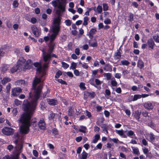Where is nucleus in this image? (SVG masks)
Listing matches in <instances>:
<instances>
[{"instance_id":"obj_1","label":"nucleus","mask_w":159,"mask_h":159,"mask_svg":"<svg viewBox=\"0 0 159 159\" xmlns=\"http://www.w3.org/2000/svg\"><path fill=\"white\" fill-rule=\"evenodd\" d=\"M41 81L40 78L35 77L33 80L32 89L34 90V96L33 98L31 97V92L29 93V98H31V102H27L25 104H24L23 107L25 112L21 115L20 118L18 120L20 123H21L20 126V131L15 134L14 137L15 138H20L19 140H21V135L22 134H28L29 131V127L31 124L36 122V119H32L30 121L31 118L32 116L37 104V101L40 97L42 92L43 86L40 84L38 86L37 85Z\"/></svg>"},{"instance_id":"obj_2","label":"nucleus","mask_w":159,"mask_h":159,"mask_svg":"<svg viewBox=\"0 0 159 159\" xmlns=\"http://www.w3.org/2000/svg\"><path fill=\"white\" fill-rule=\"evenodd\" d=\"M61 20V17L59 16H57L54 20L52 29L53 34L51 35L50 37L51 43L55 39L60 30Z\"/></svg>"},{"instance_id":"obj_3","label":"nucleus","mask_w":159,"mask_h":159,"mask_svg":"<svg viewBox=\"0 0 159 159\" xmlns=\"http://www.w3.org/2000/svg\"><path fill=\"white\" fill-rule=\"evenodd\" d=\"M52 4L54 7H57V8L56 11V13L59 16H61V13L65 11V7L66 4V0H57V2L55 1L52 2Z\"/></svg>"},{"instance_id":"obj_4","label":"nucleus","mask_w":159,"mask_h":159,"mask_svg":"<svg viewBox=\"0 0 159 159\" xmlns=\"http://www.w3.org/2000/svg\"><path fill=\"white\" fill-rule=\"evenodd\" d=\"M16 139V140L14 142L16 144L15 148L16 150L19 149V152L12 158L10 157L9 156H6L3 158V159H19V156L23 148L24 141L23 140H19L20 138H18V139L17 138Z\"/></svg>"},{"instance_id":"obj_5","label":"nucleus","mask_w":159,"mask_h":159,"mask_svg":"<svg viewBox=\"0 0 159 159\" xmlns=\"http://www.w3.org/2000/svg\"><path fill=\"white\" fill-rule=\"evenodd\" d=\"M2 133L7 135H12L14 133V129L10 127H5L2 129Z\"/></svg>"},{"instance_id":"obj_6","label":"nucleus","mask_w":159,"mask_h":159,"mask_svg":"<svg viewBox=\"0 0 159 159\" xmlns=\"http://www.w3.org/2000/svg\"><path fill=\"white\" fill-rule=\"evenodd\" d=\"M22 92V89L19 87H15L11 89V95L14 97L17 96Z\"/></svg>"},{"instance_id":"obj_7","label":"nucleus","mask_w":159,"mask_h":159,"mask_svg":"<svg viewBox=\"0 0 159 159\" xmlns=\"http://www.w3.org/2000/svg\"><path fill=\"white\" fill-rule=\"evenodd\" d=\"M26 61L23 57H21L20 58L19 60L17 62V65L19 66L21 70H25V62Z\"/></svg>"},{"instance_id":"obj_8","label":"nucleus","mask_w":159,"mask_h":159,"mask_svg":"<svg viewBox=\"0 0 159 159\" xmlns=\"http://www.w3.org/2000/svg\"><path fill=\"white\" fill-rule=\"evenodd\" d=\"M149 95L146 94H143L142 95L136 94L134 95L133 99L130 100V98H133V96H131L129 97L128 100L129 101H135L138 99L141 98H145L148 96Z\"/></svg>"},{"instance_id":"obj_9","label":"nucleus","mask_w":159,"mask_h":159,"mask_svg":"<svg viewBox=\"0 0 159 159\" xmlns=\"http://www.w3.org/2000/svg\"><path fill=\"white\" fill-rule=\"evenodd\" d=\"M33 64L35 67H38L36 69V70L39 74L41 73L43 71H45L47 70L44 69L43 68V66L42 67L41 64L38 62H35Z\"/></svg>"},{"instance_id":"obj_10","label":"nucleus","mask_w":159,"mask_h":159,"mask_svg":"<svg viewBox=\"0 0 159 159\" xmlns=\"http://www.w3.org/2000/svg\"><path fill=\"white\" fill-rule=\"evenodd\" d=\"M31 30L33 33L35 37H38L40 35L39 30L35 25H33L31 27Z\"/></svg>"},{"instance_id":"obj_11","label":"nucleus","mask_w":159,"mask_h":159,"mask_svg":"<svg viewBox=\"0 0 159 159\" xmlns=\"http://www.w3.org/2000/svg\"><path fill=\"white\" fill-rule=\"evenodd\" d=\"M51 57L49 59H48L47 60V62H45V63L43 65V68L44 69H47L48 67V64L50 62V59L52 57H54L55 58L57 57V56L55 54H52V53L51 54Z\"/></svg>"},{"instance_id":"obj_12","label":"nucleus","mask_w":159,"mask_h":159,"mask_svg":"<svg viewBox=\"0 0 159 159\" xmlns=\"http://www.w3.org/2000/svg\"><path fill=\"white\" fill-rule=\"evenodd\" d=\"M41 51L43 52L42 56L43 60L45 62H47V60L48 59H49L50 57V54H48V53L46 54L45 49L44 48H43Z\"/></svg>"},{"instance_id":"obj_13","label":"nucleus","mask_w":159,"mask_h":159,"mask_svg":"<svg viewBox=\"0 0 159 159\" xmlns=\"http://www.w3.org/2000/svg\"><path fill=\"white\" fill-rule=\"evenodd\" d=\"M38 126L39 128L42 129H45V123L43 120H40L38 123Z\"/></svg>"},{"instance_id":"obj_14","label":"nucleus","mask_w":159,"mask_h":159,"mask_svg":"<svg viewBox=\"0 0 159 159\" xmlns=\"http://www.w3.org/2000/svg\"><path fill=\"white\" fill-rule=\"evenodd\" d=\"M147 44L149 48H151V49H153L155 43L152 39H150L148 40Z\"/></svg>"},{"instance_id":"obj_15","label":"nucleus","mask_w":159,"mask_h":159,"mask_svg":"<svg viewBox=\"0 0 159 159\" xmlns=\"http://www.w3.org/2000/svg\"><path fill=\"white\" fill-rule=\"evenodd\" d=\"M32 64L33 63L31 60L29 59L27 60L25 64V66H25V70L30 69Z\"/></svg>"},{"instance_id":"obj_16","label":"nucleus","mask_w":159,"mask_h":159,"mask_svg":"<svg viewBox=\"0 0 159 159\" xmlns=\"http://www.w3.org/2000/svg\"><path fill=\"white\" fill-rule=\"evenodd\" d=\"M144 107L148 110L152 109L153 108V106L152 103L150 102H146L144 104Z\"/></svg>"},{"instance_id":"obj_17","label":"nucleus","mask_w":159,"mask_h":159,"mask_svg":"<svg viewBox=\"0 0 159 159\" xmlns=\"http://www.w3.org/2000/svg\"><path fill=\"white\" fill-rule=\"evenodd\" d=\"M18 70H20V68L19 66L17 65L16 66H14L12 67L10 70V71L11 73H13L16 71Z\"/></svg>"},{"instance_id":"obj_18","label":"nucleus","mask_w":159,"mask_h":159,"mask_svg":"<svg viewBox=\"0 0 159 159\" xmlns=\"http://www.w3.org/2000/svg\"><path fill=\"white\" fill-rule=\"evenodd\" d=\"M96 31V30L95 29L93 28L90 30L89 32V34H88L90 39H92L93 38V35L95 34V33Z\"/></svg>"},{"instance_id":"obj_19","label":"nucleus","mask_w":159,"mask_h":159,"mask_svg":"<svg viewBox=\"0 0 159 159\" xmlns=\"http://www.w3.org/2000/svg\"><path fill=\"white\" fill-rule=\"evenodd\" d=\"M48 102L50 105L53 106L57 104V101L53 99H49L48 100Z\"/></svg>"},{"instance_id":"obj_20","label":"nucleus","mask_w":159,"mask_h":159,"mask_svg":"<svg viewBox=\"0 0 159 159\" xmlns=\"http://www.w3.org/2000/svg\"><path fill=\"white\" fill-rule=\"evenodd\" d=\"M25 84V81L23 80H18L15 82V84L16 85H24Z\"/></svg>"},{"instance_id":"obj_21","label":"nucleus","mask_w":159,"mask_h":159,"mask_svg":"<svg viewBox=\"0 0 159 159\" xmlns=\"http://www.w3.org/2000/svg\"><path fill=\"white\" fill-rule=\"evenodd\" d=\"M55 45L53 44H51L49 46V48L48 51V53L50 54V57H51V54L52 53L54 49V47Z\"/></svg>"},{"instance_id":"obj_22","label":"nucleus","mask_w":159,"mask_h":159,"mask_svg":"<svg viewBox=\"0 0 159 159\" xmlns=\"http://www.w3.org/2000/svg\"><path fill=\"white\" fill-rule=\"evenodd\" d=\"M103 69L107 71L111 72L112 70V66L108 64L105 65V67L103 68Z\"/></svg>"},{"instance_id":"obj_23","label":"nucleus","mask_w":159,"mask_h":159,"mask_svg":"<svg viewBox=\"0 0 159 159\" xmlns=\"http://www.w3.org/2000/svg\"><path fill=\"white\" fill-rule=\"evenodd\" d=\"M137 65L138 66L140 69L143 68L144 67V63L141 59L139 60Z\"/></svg>"},{"instance_id":"obj_24","label":"nucleus","mask_w":159,"mask_h":159,"mask_svg":"<svg viewBox=\"0 0 159 159\" xmlns=\"http://www.w3.org/2000/svg\"><path fill=\"white\" fill-rule=\"evenodd\" d=\"M10 81L11 79L9 78L6 77L4 78L2 80V83L3 84H5L7 82Z\"/></svg>"},{"instance_id":"obj_25","label":"nucleus","mask_w":159,"mask_h":159,"mask_svg":"<svg viewBox=\"0 0 159 159\" xmlns=\"http://www.w3.org/2000/svg\"><path fill=\"white\" fill-rule=\"evenodd\" d=\"M102 128V129L103 131H106L107 133H108V132L107 130L108 126L107 125L105 124H102L101 126Z\"/></svg>"},{"instance_id":"obj_26","label":"nucleus","mask_w":159,"mask_h":159,"mask_svg":"<svg viewBox=\"0 0 159 159\" xmlns=\"http://www.w3.org/2000/svg\"><path fill=\"white\" fill-rule=\"evenodd\" d=\"M8 68V67L7 65L5 64L3 65L1 67V71L4 73L7 70Z\"/></svg>"},{"instance_id":"obj_27","label":"nucleus","mask_w":159,"mask_h":159,"mask_svg":"<svg viewBox=\"0 0 159 159\" xmlns=\"http://www.w3.org/2000/svg\"><path fill=\"white\" fill-rule=\"evenodd\" d=\"M100 138V135L98 134H96L94 137L93 142L94 143H97Z\"/></svg>"},{"instance_id":"obj_28","label":"nucleus","mask_w":159,"mask_h":159,"mask_svg":"<svg viewBox=\"0 0 159 159\" xmlns=\"http://www.w3.org/2000/svg\"><path fill=\"white\" fill-rule=\"evenodd\" d=\"M73 113V110L72 109V107H69L68 112V115L69 116H72Z\"/></svg>"},{"instance_id":"obj_29","label":"nucleus","mask_w":159,"mask_h":159,"mask_svg":"<svg viewBox=\"0 0 159 159\" xmlns=\"http://www.w3.org/2000/svg\"><path fill=\"white\" fill-rule=\"evenodd\" d=\"M141 114V112H139V111H137L135 112V114L134 116L135 117V118L138 120L139 121V119L140 118V116Z\"/></svg>"},{"instance_id":"obj_30","label":"nucleus","mask_w":159,"mask_h":159,"mask_svg":"<svg viewBox=\"0 0 159 159\" xmlns=\"http://www.w3.org/2000/svg\"><path fill=\"white\" fill-rule=\"evenodd\" d=\"M88 155V153L84 151L82 152L81 157L80 159H86Z\"/></svg>"},{"instance_id":"obj_31","label":"nucleus","mask_w":159,"mask_h":159,"mask_svg":"<svg viewBox=\"0 0 159 159\" xmlns=\"http://www.w3.org/2000/svg\"><path fill=\"white\" fill-rule=\"evenodd\" d=\"M121 55L119 51H118L115 54V59L116 60L119 59L121 57Z\"/></svg>"},{"instance_id":"obj_32","label":"nucleus","mask_w":159,"mask_h":159,"mask_svg":"<svg viewBox=\"0 0 159 159\" xmlns=\"http://www.w3.org/2000/svg\"><path fill=\"white\" fill-rule=\"evenodd\" d=\"M89 20V18L85 16L84 18V22L83 24V25L86 26L88 25V21Z\"/></svg>"},{"instance_id":"obj_33","label":"nucleus","mask_w":159,"mask_h":159,"mask_svg":"<svg viewBox=\"0 0 159 159\" xmlns=\"http://www.w3.org/2000/svg\"><path fill=\"white\" fill-rule=\"evenodd\" d=\"M62 72L60 70H58L56 73V75L55 76V77L56 78H59L60 75H62Z\"/></svg>"},{"instance_id":"obj_34","label":"nucleus","mask_w":159,"mask_h":159,"mask_svg":"<svg viewBox=\"0 0 159 159\" xmlns=\"http://www.w3.org/2000/svg\"><path fill=\"white\" fill-rule=\"evenodd\" d=\"M86 95L90 96L91 98H93L95 96V93L94 92H92V93H89V92H86Z\"/></svg>"},{"instance_id":"obj_35","label":"nucleus","mask_w":159,"mask_h":159,"mask_svg":"<svg viewBox=\"0 0 159 159\" xmlns=\"http://www.w3.org/2000/svg\"><path fill=\"white\" fill-rule=\"evenodd\" d=\"M104 76L106 77L107 80H110L111 78V74L110 73H105L104 74Z\"/></svg>"},{"instance_id":"obj_36","label":"nucleus","mask_w":159,"mask_h":159,"mask_svg":"<svg viewBox=\"0 0 159 159\" xmlns=\"http://www.w3.org/2000/svg\"><path fill=\"white\" fill-rule=\"evenodd\" d=\"M80 127L81 129H79V131L83 133H85V130L86 129V127L83 126H81Z\"/></svg>"},{"instance_id":"obj_37","label":"nucleus","mask_w":159,"mask_h":159,"mask_svg":"<svg viewBox=\"0 0 159 159\" xmlns=\"http://www.w3.org/2000/svg\"><path fill=\"white\" fill-rule=\"evenodd\" d=\"M120 62L122 65L126 66H128L130 63L127 60L121 61Z\"/></svg>"},{"instance_id":"obj_38","label":"nucleus","mask_w":159,"mask_h":159,"mask_svg":"<svg viewBox=\"0 0 159 159\" xmlns=\"http://www.w3.org/2000/svg\"><path fill=\"white\" fill-rule=\"evenodd\" d=\"M97 11L98 13H101L102 11V7L101 6H98L97 8Z\"/></svg>"},{"instance_id":"obj_39","label":"nucleus","mask_w":159,"mask_h":159,"mask_svg":"<svg viewBox=\"0 0 159 159\" xmlns=\"http://www.w3.org/2000/svg\"><path fill=\"white\" fill-rule=\"evenodd\" d=\"M11 88V84L10 83H9L6 86V92L8 93L10 92V90Z\"/></svg>"},{"instance_id":"obj_40","label":"nucleus","mask_w":159,"mask_h":159,"mask_svg":"<svg viewBox=\"0 0 159 159\" xmlns=\"http://www.w3.org/2000/svg\"><path fill=\"white\" fill-rule=\"evenodd\" d=\"M55 114L53 113L52 112H50V116L48 117L49 120H51L53 119L55 117Z\"/></svg>"},{"instance_id":"obj_41","label":"nucleus","mask_w":159,"mask_h":159,"mask_svg":"<svg viewBox=\"0 0 159 159\" xmlns=\"http://www.w3.org/2000/svg\"><path fill=\"white\" fill-rule=\"evenodd\" d=\"M77 66V64L75 63L72 62L71 64V66L70 67V68L73 70L75 69Z\"/></svg>"},{"instance_id":"obj_42","label":"nucleus","mask_w":159,"mask_h":159,"mask_svg":"<svg viewBox=\"0 0 159 159\" xmlns=\"http://www.w3.org/2000/svg\"><path fill=\"white\" fill-rule=\"evenodd\" d=\"M14 103L16 106H18L21 104L22 102L17 99H15L14 100Z\"/></svg>"},{"instance_id":"obj_43","label":"nucleus","mask_w":159,"mask_h":159,"mask_svg":"<svg viewBox=\"0 0 159 159\" xmlns=\"http://www.w3.org/2000/svg\"><path fill=\"white\" fill-rule=\"evenodd\" d=\"M52 133L54 135H57L58 134V131L57 129L54 128L52 129Z\"/></svg>"},{"instance_id":"obj_44","label":"nucleus","mask_w":159,"mask_h":159,"mask_svg":"<svg viewBox=\"0 0 159 159\" xmlns=\"http://www.w3.org/2000/svg\"><path fill=\"white\" fill-rule=\"evenodd\" d=\"M149 137L151 141L152 142L154 141L155 139L154 135L152 133H151Z\"/></svg>"},{"instance_id":"obj_45","label":"nucleus","mask_w":159,"mask_h":159,"mask_svg":"<svg viewBox=\"0 0 159 159\" xmlns=\"http://www.w3.org/2000/svg\"><path fill=\"white\" fill-rule=\"evenodd\" d=\"M134 153L135 154H138L139 153V150L137 148H134L132 147Z\"/></svg>"},{"instance_id":"obj_46","label":"nucleus","mask_w":159,"mask_h":159,"mask_svg":"<svg viewBox=\"0 0 159 159\" xmlns=\"http://www.w3.org/2000/svg\"><path fill=\"white\" fill-rule=\"evenodd\" d=\"M153 38L155 42L159 43V36L157 35L154 36Z\"/></svg>"},{"instance_id":"obj_47","label":"nucleus","mask_w":159,"mask_h":159,"mask_svg":"<svg viewBox=\"0 0 159 159\" xmlns=\"http://www.w3.org/2000/svg\"><path fill=\"white\" fill-rule=\"evenodd\" d=\"M62 66L65 69H66L69 67V65L65 62H61Z\"/></svg>"},{"instance_id":"obj_48","label":"nucleus","mask_w":159,"mask_h":159,"mask_svg":"<svg viewBox=\"0 0 159 159\" xmlns=\"http://www.w3.org/2000/svg\"><path fill=\"white\" fill-rule=\"evenodd\" d=\"M103 10L104 11H106L108 10V7L106 3L103 4Z\"/></svg>"},{"instance_id":"obj_49","label":"nucleus","mask_w":159,"mask_h":159,"mask_svg":"<svg viewBox=\"0 0 159 159\" xmlns=\"http://www.w3.org/2000/svg\"><path fill=\"white\" fill-rule=\"evenodd\" d=\"M129 20L130 21V22H132L134 19V15L132 13H130L129 14Z\"/></svg>"},{"instance_id":"obj_50","label":"nucleus","mask_w":159,"mask_h":159,"mask_svg":"<svg viewBox=\"0 0 159 159\" xmlns=\"http://www.w3.org/2000/svg\"><path fill=\"white\" fill-rule=\"evenodd\" d=\"M14 52L17 55H19L20 53V50L18 48H16L15 49Z\"/></svg>"},{"instance_id":"obj_51","label":"nucleus","mask_w":159,"mask_h":159,"mask_svg":"<svg viewBox=\"0 0 159 159\" xmlns=\"http://www.w3.org/2000/svg\"><path fill=\"white\" fill-rule=\"evenodd\" d=\"M134 134V132L132 130H129L128 131L127 133V135L129 136H131L133 135Z\"/></svg>"},{"instance_id":"obj_52","label":"nucleus","mask_w":159,"mask_h":159,"mask_svg":"<svg viewBox=\"0 0 159 159\" xmlns=\"http://www.w3.org/2000/svg\"><path fill=\"white\" fill-rule=\"evenodd\" d=\"M57 81L61 83L62 84H67L66 82L65 81L63 80L62 79H58L57 80Z\"/></svg>"},{"instance_id":"obj_53","label":"nucleus","mask_w":159,"mask_h":159,"mask_svg":"<svg viewBox=\"0 0 159 159\" xmlns=\"http://www.w3.org/2000/svg\"><path fill=\"white\" fill-rule=\"evenodd\" d=\"M65 23L67 26H70L71 24V21L69 19L66 20L65 21Z\"/></svg>"},{"instance_id":"obj_54","label":"nucleus","mask_w":159,"mask_h":159,"mask_svg":"<svg viewBox=\"0 0 159 159\" xmlns=\"http://www.w3.org/2000/svg\"><path fill=\"white\" fill-rule=\"evenodd\" d=\"M19 3L17 1L15 0L13 1V6L14 7H17Z\"/></svg>"},{"instance_id":"obj_55","label":"nucleus","mask_w":159,"mask_h":159,"mask_svg":"<svg viewBox=\"0 0 159 159\" xmlns=\"http://www.w3.org/2000/svg\"><path fill=\"white\" fill-rule=\"evenodd\" d=\"M111 85L113 86H116L117 84V83L115 80H112L111 82Z\"/></svg>"},{"instance_id":"obj_56","label":"nucleus","mask_w":159,"mask_h":159,"mask_svg":"<svg viewBox=\"0 0 159 159\" xmlns=\"http://www.w3.org/2000/svg\"><path fill=\"white\" fill-rule=\"evenodd\" d=\"M143 116L145 117H147L148 116V112L146 111H143L142 113Z\"/></svg>"},{"instance_id":"obj_57","label":"nucleus","mask_w":159,"mask_h":159,"mask_svg":"<svg viewBox=\"0 0 159 159\" xmlns=\"http://www.w3.org/2000/svg\"><path fill=\"white\" fill-rule=\"evenodd\" d=\"M123 130H116V133L120 136H122L123 134Z\"/></svg>"},{"instance_id":"obj_58","label":"nucleus","mask_w":159,"mask_h":159,"mask_svg":"<svg viewBox=\"0 0 159 159\" xmlns=\"http://www.w3.org/2000/svg\"><path fill=\"white\" fill-rule=\"evenodd\" d=\"M67 36L66 35H63L61 36V40L63 42L66 40V39Z\"/></svg>"},{"instance_id":"obj_59","label":"nucleus","mask_w":159,"mask_h":159,"mask_svg":"<svg viewBox=\"0 0 159 159\" xmlns=\"http://www.w3.org/2000/svg\"><path fill=\"white\" fill-rule=\"evenodd\" d=\"M90 45L91 46L94 47H97L98 46V44L97 42L96 41L93 43H91Z\"/></svg>"},{"instance_id":"obj_60","label":"nucleus","mask_w":159,"mask_h":159,"mask_svg":"<svg viewBox=\"0 0 159 159\" xmlns=\"http://www.w3.org/2000/svg\"><path fill=\"white\" fill-rule=\"evenodd\" d=\"M105 92L107 96H109L111 94V92L109 89H106Z\"/></svg>"},{"instance_id":"obj_61","label":"nucleus","mask_w":159,"mask_h":159,"mask_svg":"<svg viewBox=\"0 0 159 159\" xmlns=\"http://www.w3.org/2000/svg\"><path fill=\"white\" fill-rule=\"evenodd\" d=\"M80 88L83 89L84 90L86 89V88L84 86V84L83 83H81L80 84Z\"/></svg>"},{"instance_id":"obj_62","label":"nucleus","mask_w":159,"mask_h":159,"mask_svg":"<svg viewBox=\"0 0 159 159\" xmlns=\"http://www.w3.org/2000/svg\"><path fill=\"white\" fill-rule=\"evenodd\" d=\"M104 22L106 24H109L111 23V21L110 19H107L104 21Z\"/></svg>"},{"instance_id":"obj_63","label":"nucleus","mask_w":159,"mask_h":159,"mask_svg":"<svg viewBox=\"0 0 159 159\" xmlns=\"http://www.w3.org/2000/svg\"><path fill=\"white\" fill-rule=\"evenodd\" d=\"M132 5L134 6L136 8H137L139 6L138 4L135 2H132Z\"/></svg>"},{"instance_id":"obj_64","label":"nucleus","mask_w":159,"mask_h":159,"mask_svg":"<svg viewBox=\"0 0 159 159\" xmlns=\"http://www.w3.org/2000/svg\"><path fill=\"white\" fill-rule=\"evenodd\" d=\"M75 53L77 55H79L80 54V49L78 48H76L75 50Z\"/></svg>"}]
</instances>
